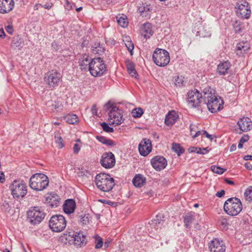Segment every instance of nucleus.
Here are the masks:
<instances>
[{"label":"nucleus","instance_id":"obj_1","mask_svg":"<svg viewBox=\"0 0 252 252\" xmlns=\"http://www.w3.org/2000/svg\"><path fill=\"white\" fill-rule=\"evenodd\" d=\"M203 100L211 113H216L223 108V101L221 97L217 95L214 89L210 87L204 89Z\"/></svg>","mask_w":252,"mask_h":252},{"label":"nucleus","instance_id":"obj_2","mask_svg":"<svg viewBox=\"0 0 252 252\" xmlns=\"http://www.w3.org/2000/svg\"><path fill=\"white\" fill-rule=\"evenodd\" d=\"M95 182L97 188L105 192L112 190L115 185L114 179L110 175L104 173L95 176Z\"/></svg>","mask_w":252,"mask_h":252},{"label":"nucleus","instance_id":"obj_3","mask_svg":"<svg viewBox=\"0 0 252 252\" xmlns=\"http://www.w3.org/2000/svg\"><path fill=\"white\" fill-rule=\"evenodd\" d=\"M104 109L106 111H110L108 113L110 124L117 126L123 122L122 110L118 107L111 104L110 102L108 101L104 105Z\"/></svg>","mask_w":252,"mask_h":252},{"label":"nucleus","instance_id":"obj_4","mask_svg":"<svg viewBox=\"0 0 252 252\" xmlns=\"http://www.w3.org/2000/svg\"><path fill=\"white\" fill-rule=\"evenodd\" d=\"M30 187L35 190H43L48 186L47 176L44 174L36 173L33 175L29 181Z\"/></svg>","mask_w":252,"mask_h":252},{"label":"nucleus","instance_id":"obj_5","mask_svg":"<svg viewBox=\"0 0 252 252\" xmlns=\"http://www.w3.org/2000/svg\"><path fill=\"white\" fill-rule=\"evenodd\" d=\"M223 208L227 214L232 216H237L242 210V204L239 199L229 198L225 202Z\"/></svg>","mask_w":252,"mask_h":252},{"label":"nucleus","instance_id":"obj_6","mask_svg":"<svg viewBox=\"0 0 252 252\" xmlns=\"http://www.w3.org/2000/svg\"><path fill=\"white\" fill-rule=\"evenodd\" d=\"M88 69L92 76H100L106 71V66L101 58H94L89 63Z\"/></svg>","mask_w":252,"mask_h":252},{"label":"nucleus","instance_id":"obj_7","mask_svg":"<svg viewBox=\"0 0 252 252\" xmlns=\"http://www.w3.org/2000/svg\"><path fill=\"white\" fill-rule=\"evenodd\" d=\"M62 75L55 70H52L45 74L44 81L49 88L54 89L58 86L62 81Z\"/></svg>","mask_w":252,"mask_h":252},{"label":"nucleus","instance_id":"obj_8","mask_svg":"<svg viewBox=\"0 0 252 252\" xmlns=\"http://www.w3.org/2000/svg\"><path fill=\"white\" fill-rule=\"evenodd\" d=\"M66 225V221L64 217L61 215H55L52 216L49 221V226L54 232H60L63 231Z\"/></svg>","mask_w":252,"mask_h":252},{"label":"nucleus","instance_id":"obj_9","mask_svg":"<svg viewBox=\"0 0 252 252\" xmlns=\"http://www.w3.org/2000/svg\"><path fill=\"white\" fill-rule=\"evenodd\" d=\"M154 62L159 66H165L170 61L169 53L165 50L157 48L153 53Z\"/></svg>","mask_w":252,"mask_h":252},{"label":"nucleus","instance_id":"obj_10","mask_svg":"<svg viewBox=\"0 0 252 252\" xmlns=\"http://www.w3.org/2000/svg\"><path fill=\"white\" fill-rule=\"evenodd\" d=\"M9 188L14 198H23L27 192V186L22 181L14 180Z\"/></svg>","mask_w":252,"mask_h":252},{"label":"nucleus","instance_id":"obj_11","mask_svg":"<svg viewBox=\"0 0 252 252\" xmlns=\"http://www.w3.org/2000/svg\"><path fill=\"white\" fill-rule=\"evenodd\" d=\"M27 215L30 222L33 224H36L39 223L43 220L45 216V214L40 210L38 207H34L28 211Z\"/></svg>","mask_w":252,"mask_h":252},{"label":"nucleus","instance_id":"obj_12","mask_svg":"<svg viewBox=\"0 0 252 252\" xmlns=\"http://www.w3.org/2000/svg\"><path fill=\"white\" fill-rule=\"evenodd\" d=\"M251 12L249 4L246 0H242L237 3L236 13L237 16L243 19H248Z\"/></svg>","mask_w":252,"mask_h":252},{"label":"nucleus","instance_id":"obj_13","mask_svg":"<svg viewBox=\"0 0 252 252\" xmlns=\"http://www.w3.org/2000/svg\"><path fill=\"white\" fill-rule=\"evenodd\" d=\"M187 96L188 104L194 108L198 107L201 99H203V94H200L197 90L189 91L187 94Z\"/></svg>","mask_w":252,"mask_h":252},{"label":"nucleus","instance_id":"obj_14","mask_svg":"<svg viewBox=\"0 0 252 252\" xmlns=\"http://www.w3.org/2000/svg\"><path fill=\"white\" fill-rule=\"evenodd\" d=\"M101 165L105 168H111L115 164V158L112 152L105 153L101 157L100 160Z\"/></svg>","mask_w":252,"mask_h":252},{"label":"nucleus","instance_id":"obj_15","mask_svg":"<svg viewBox=\"0 0 252 252\" xmlns=\"http://www.w3.org/2000/svg\"><path fill=\"white\" fill-rule=\"evenodd\" d=\"M152 149L151 142L149 139H143L138 146L139 153L144 157L147 156L151 152Z\"/></svg>","mask_w":252,"mask_h":252},{"label":"nucleus","instance_id":"obj_16","mask_svg":"<svg viewBox=\"0 0 252 252\" xmlns=\"http://www.w3.org/2000/svg\"><path fill=\"white\" fill-rule=\"evenodd\" d=\"M153 167L157 171H160L167 165L166 159L162 156H157L153 158L151 160Z\"/></svg>","mask_w":252,"mask_h":252},{"label":"nucleus","instance_id":"obj_17","mask_svg":"<svg viewBox=\"0 0 252 252\" xmlns=\"http://www.w3.org/2000/svg\"><path fill=\"white\" fill-rule=\"evenodd\" d=\"M163 218V215L159 214L156 216L155 219L149 222L151 232H154V230L158 231L161 228L164 222V220Z\"/></svg>","mask_w":252,"mask_h":252},{"label":"nucleus","instance_id":"obj_18","mask_svg":"<svg viewBox=\"0 0 252 252\" xmlns=\"http://www.w3.org/2000/svg\"><path fill=\"white\" fill-rule=\"evenodd\" d=\"M209 249L211 252H225L226 247L222 240L215 239L210 243Z\"/></svg>","mask_w":252,"mask_h":252},{"label":"nucleus","instance_id":"obj_19","mask_svg":"<svg viewBox=\"0 0 252 252\" xmlns=\"http://www.w3.org/2000/svg\"><path fill=\"white\" fill-rule=\"evenodd\" d=\"M240 131L238 132L239 134L242 132H247L250 130L252 128V122L251 120L248 117H243L239 120L237 122Z\"/></svg>","mask_w":252,"mask_h":252},{"label":"nucleus","instance_id":"obj_20","mask_svg":"<svg viewBox=\"0 0 252 252\" xmlns=\"http://www.w3.org/2000/svg\"><path fill=\"white\" fill-rule=\"evenodd\" d=\"M14 6L13 0H0V13H9L13 9Z\"/></svg>","mask_w":252,"mask_h":252},{"label":"nucleus","instance_id":"obj_21","mask_svg":"<svg viewBox=\"0 0 252 252\" xmlns=\"http://www.w3.org/2000/svg\"><path fill=\"white\" fill-rule=\"evenodd\" d=\"M76 207V203L72 199L66 200L63 205V210L65 213L70 214L73 213Z\"/></svg>","mask_w":252,"mask_h":252},{"label":"nucleus","instance_id":"obj_22","mask_svg":"<svg viewBox=\"0 0 252 252\" xmlns=\"http://www.w3.org/2000/svg\"><path fill=\"white\" fill-rule=\"evenodd\" d=\"M230 66V63L227 61L220 62L218 65L217 72L220 75H225L228 73Z\"/></svg>","mask_w":252,"mask_h":252},{"label":"nucleus","instance_id":"obj_23","mask_svg":"<svg viewBox=\"0 0 252 252\" xmlns=\"http://www.w3.org/2000/svg\"><path fill=\"white\" fill-rule=\"evenodd\" d=\"M76 233V232L73 231L65 232L60 237V240L66 245L67 244L72 245Z\"/></svg>","mask_w":252,"mask_h":252},{"label":"nucleus","instance_id":"obj_24","mask_svg":"<svg viewBox=\"0 0 252 252\" xmlns=\"http://www.w3.org/2000/svg\"><path fill=\"white\" fill-rule=\"evenodd\" d=\"M85 239L86 236L83 232H76L73 239L72 245H74L77 247H83L86 244Z\"/></svg>","mask_w":252,"mask_h":252},{"label":"nucleus","instance_id":"obj_25","mask_svg":"<svg viewBox=\"0 0 252 252\" xmlns=\"http://www.w3.org/2000/svg\"><path fill=\"white\" fill-rule=\"evenodd\" d=\"M178 118V115L176 112L175 111H172L169 112L166 115L164 123L166 125L171 126L175 123Z\"/></svg>","mask_w":252,"mask_h":252},{"label":"nucleus","instance_id":"obj_26","mask_svg":"<svg viewBox=\"0 0 252 252\" xmlns=\"http://www.w3.org/2000/svg\"><path fill=\"white\" fill-rule=\"evenodd\" d=\"M249 44L247 42L239 43L236 46V54L239 56H243L250 49Z\"/></svg>","mask_w":252,"mask_h":252},{"label":"nucleus","instance_id":"obj_27","mask_svg":"<svg viewBox=\"0 0 252 252\" xmlns=\"http://www.w3.org/2000/svg\"><path fill=\"white\" fill-rule=\"evenodd\" d=\"M152 26L149 23H147L143 24L141 29V34L145 38H148L153 33L152 30Z\"/></svg>","mask_w":252,"mask_h":252},{"label":"nucleus","instance_id":"obj_28","mask_svg":"<svg viewBox=\"0 0 252 252\" xmlns=\"http://www.w3.org/2000/svg\"><path fill=\"white\" fill-rule=\"evenodd\" d=\"M126 65L129 75L131 77L136 78L138 76V74L135 69V66L133 63L129 60H127L126 61Z\"/></svg>","mask_w":252,"mask_h":252},{"label":"nucleus","instance_id":"obj_29","mask_svg":"<svg viewBox=\"0 0 252 252\" xmlns=\"http://www.w3.org/2000/svg\"><path fill=\"white\" fill-rule=\"evenodd\" d=\"M146 181L145 178L141 174L136 175L133 179V185L137 188H140L144 185Z\"/></svg>","mask_w":252,"mask_h":252},{"label":"nucleus","instance_id":"obj_30","mask_svg":"<svg viewBox=\"0 0 252 252\" xmlns=\"http://www.w3.org/2000/svg\"><path fill=\"white\" fill-rule=\"evenodd\" d=\"M152 10L151 7L147 4H143L139 8V11L143 17H149Z\"/></svg>","mask_w":252,"mask_h":252},{"label":"nucleus","instance_id":"obj_31","mask_svg":"<svg viewBox=\"0 0 252 252\" xmlns=\"http://www.w3.org/2000/svg\"><path fill=\"white\" fill-rule=\"evenodd\" d=\"M11 47L14 49L20 50L22 48V41L18 36L14 37L11 43Z\"/></svg>","mask_w":252,"mask_h":252},{"label":"nucleus","instance_id":"obj_32","mask_svg":"<svg viewBox=\"0 0 252 252\" xmlns=\"http://www.w3.org/2000/svg\"><path fill=\"white\" fill-rule=\"evenodd\" d=\"M64 119L67 123L72 125L76 124L78 121V118L77 115L73 114L67 115L64 117Z\"/></svg>","mask_w":252,"mask_h":252},{"label":"nucleus","instance_id":"obj_33","mask_svg":"<svg viewBox=\"0 0 252 252\" xmlns=\"http://www.w3.org/2000/svg\"><path fill=\"white\" fill-rule=\"evenodd\" d=\"M49 107L50 109L54 112H60L63 109V105L59 101L52 102L51 105Z\"/></svg>","mask_w":252,"mask_h":252},{"label":"nucleus","instance_id":"obj_34","mask_svg":"<svg viewBox=\"0 0 252 252\" xmlns=\"http://www.w3.org/2000/svg\"><path fill=\"white\" fill-rule=\"evenodd\" d=\"M117 21L118 24L123 28H125L127 26L128 22L126 17L125 15L117 16Z\"/></svg>","mask_w":252,"mask_h":252},{"label":"nucleus","instance_id":"obj_35","mask_svg":"<svg viewBox=\"0 0 252 252\" xmlns=\"http://www.w3.org/2000/svg\"><path fill=\"white\" fill-rule=\"evenodd\" d=\"M172 149L174 152L177 153L178 156H180L185 152L184 149L182 148L180 145L177 143L172 144Z\"/></svg>","mask_w":252,"mask_h":252},{"label":"nucleus","instance_id":"obj_36","mask_svg":"<svg viewBox=\"0 0 252 252\" xmlns=\"http://www.w3.org/2000/svg\"><path fill=\"white\" fill-rule=\"evenodd\" d=\"M143 110L141 108H136L131 111V114L133 118H138L141 117L143 114Z\"/></svg>","mask_w":252,"mask_h":252},{"label":"nucleus","instance_id":"obj_37","mask_svg":"<svg viewBox=\"0 0 252 252\" xmlns=\"http://www.w3.org/2000/svg\"><path fill=\"white\" fill-rule=\"evenodd\" d=\"M55 142L57 144H58V147L59 148L61 149L64 146V144L63 143V140L62 138L60 136L59 132H56L55 133Z\"/></svg>","mask_w":252,"mask_h":252},{"label":"nucleus","instance_id":"obj_38","mask_svg":"<svg viewBox=\"0 0 252 252\" xmlns=\"http://www.w3.org/2000/svg\"><path fill=\"white\" fill-rule=\"evenodd\" d=\"M245 197L246 200L252 201V186L248 187L244 192Z\"/></svg>","mask_w":252,"mask_h":252},{"label":"nucleus","instance_id":"obj_39","mask_svg":"<svg viewBox=\"0 0 252 252\" xmlns=\"http://www.w3.org/2000/svg\"><path fill=\"white\" fill-rule=\"evenodd\" d=\"M90 60L88 57L85 58H83L82 60L80 61L79 64L81 67V69H86L88 68L89 63H90Z\"/></svg>","mask_w":252,"mask_h":252},{"label":"nucleus","instance_id":"obj_40","mask_svg":"<svg viewBox=\"0 0 252 252\" xmlns=\"http://www.w3.org/2000/svg\"><path fill=\"white\" fill-rule=\"evenodd\" d=\"M193 216L191 215H187L184 218V222L186 227L188 228L193 221Z\"/></svg>","mask_w":252,"mask_h":252},{"label":"nucleus","instance_id":"obj_41","mask_svg":"<svg viewBox=\"0 0 252 252\" xmlns=\"http://www.w3.org/2000/svg\"><path fill=\"white\" fill-rule=\"evenodd\" d=\"M129 37H126L125 42V45L128 51L130 52V54L132 55V51L134 49V44L131 40H129Z\"/></svg>","mask_w":252,"mask_h":252},{"label":"nucleus","instance_id":"obj_42","mask_svg":"<svg viewBox=\"0 0 252 252\" xmlns=\"http://www.w3.org/2000/svg\"><path fill=\"white\" fill-rule=\"evenodd\" d=\"M95 239V249H100L102 247L103 245V240L98 235H95L94 237Z\"/></svg>","mask_w":252,"mask_h":252},{"label":"nucleus","instance_id":"obj_43","mask_svg":"<svg viewBox=\"0 0 252 252\" xmlns=\"http://www.w3.org/2000/svg\"><path fill=\"white\" fill-rule=\"evenodd\" d=\"M95 45H97V47H94L92 49L94 53L99 54L104 52V48L100 46L99 43H95Z\"/></svg>","mask_w":252,"mask_h":252},{"label":"nucleus","instance_id":"obj_44","mask_svg":"<svg viewBox=\"0 0 252 252\" xmlns=\"http://www.w3.org/2000/svg\"><path fill=\"white\" fill-rule=\"evenodd\" d=\"M219 222L220 224L224 228L227 229L228 226L229 225V221L228 220L224 217H221L220 218Z\"/></svg>","mask_w":252,"mask_h":252},{"label":"nucleus","instance_id":"obj_45","mask_svg":"<svg viewBox=\"0 0 252 252\" xmlns=\"http://www.w3.org/2000/svg\"><path fill=\"white\" fill-rule=\"evenodd\" d=\"M211 170L213 172L219 174H223L224 172V171L226 170L225 169H224L221 167H219V166H217L216 165L212 166L211 167Z\"/></svg>","mask_w":252,"mask_h":252},{"label":"nucleus","instance_id":"obj_46","mask_svg":"<svg viewBox=\"0 0 252 252\" xmlns=\"http://www.w3.org/2000/svg\"><path fill=\"white\" fill-rule=\"evenodd\" d=\"M184 83V77L183 76H177L175 77V85L177 87H180L183 85V83Z\"/></svg>","mask_w":252,"mask_h":252},{"label":"nucleus","instance_id":"obj_47","mask_svg":"<svg viewBox=\"0 0 252 252\" xmlns=\"http://www.w3.org/2000/svg\"><path fill=\"white\" fill-rule=\"evenodd\" d=\"M91 219V218L89 214H84L83 216H81L80 222L83 224H87L89 223Z\"/></svg>","mask_w":252,"mask_h":252},{"label":"nucleus","instance_id":"obj_48","mask_svg":"<svg viewBox=\"0 0 252 252\" xmlns=\"http://www.w3.org/2000/svg\"><path fill=\"white\" fill-rule=\"evenodd\" d=\"M100 125L103 130L105 132L111 133L114 131L113 128L111 127H110L108 126V125L105 122H103L101 123Z\"/></svg>","mask_w":252,"mask_h":252},{"label":"nucleus","instance_id":"obj_49","mask_svg":"<svg viewBox=\"0 0 252 252\" xmlns=\"http://www.w3.org/2000/svg\"><path fill=\"white\" fill-rule=\"evenodd\" d=\"M209 149H208V147L204 148H198L197 150V154H201V155H205L207 153H208L209 152Z\"/></svg>","mask_w":252,"mask_h":252},{"label":"nucleus","instance_id":"obj_50","mask_svg":"<svg viewBox=\"0 0 252 252\" xmlns=\"http://www.w3.org/2000/svg\"><path fill=\"white\" fill-rule=\"evenodd\" d=\"M81 149V146L77 144V143H75L74 146H73V153L74 154H77L80 151Z\"/></svg>","mask_w":252,"mask_h":252},{"label":"nucleus","instance_id":"obj_51","mask_svg":"<svg viewBox=\"0 0 252 252\" xmlns=\"http://www.w3.org/2000/svg\"><path fill=\"white\" fill-rule=\"evenodd\" d=\"M64 7L68 10H70L75 8L76 6L74 3H69L68 1H67V2H66Z\"/></svg>","mask_w":252,"mask_h":252},{"label":"nucleus","instance_id":"obj_52","mask_svg":"<svg viewBox=\"0 0 252 252\" xmlns=\"http://www.w3.org/2000/svg\"><path fill=\"white\" fill-rule=\"evenodd\" d=\"M96 138L99 142H101V143H102L103 144H105L106 140L107 139L106 138H105L104 136H97L96 137Z\"/></svg>","mask_w":252,"mask_h":252},{"label":"nucleus","instance_id":"obj_53","mask_svg":"<svg viewBox=\"0 0 252 252\" xmlns=\"http://www.w3.org/2000/svg\"><path fill=\"white\" fill-rule=\"evenodd\" d=\"M53 199H54V197H53ZM53 201L55 202L54 203L52 201L50 202L51 206L52 207H56L58 206L60 203V201L58 199H53Z\"/></svg>","mask_w":252,"mask_h":252},{"label":"nucleus","instance_id":"obj_54","mask_svg":"<svg viewBox=\"0 0 252 252\" xmlns=\"http://www.w3.org/2000/svg\"><path fill=\"white\" fill-rule=\"evenodd\" d=\"M105 145L110 146H115L116 144L112 140L110 139H107Z\"/></svg>","mask_w":252,"mask_h":252},{"label":"nucleus","instance_id":"obj_55","mask_svg":"<svg viewBox=\"0 0 252 252\" xmlns=\"http://www.w3.org/2000/svg\"><path fill=\"white\" fill-rule=\"evenodd\" d=\"M249 139V136L248 135H244V136H243L240 140L241 141V142H246L247 141H248Z\"/></svg>","mask_w":252,"mask_h":252},{"label":"nucleus","instance_id":"obj_56","mask_svg":"<svg viewBox=\"0 0 252 252\" xmlns=\"http://www.w3.org/2000/svg\"><path fill=\"white\" fill-rule=\"evenodd\" d=\"M224 194H225L224 190H221L220 191L217 192L216 195V196L220 198V197L223 196Z\"/></svg>","mask_w":252,"mask_h":252},{"label":"nucleus","instance_id":"obj_57","mask_svg":"<svg viewBox=\"0 0 252 252\" xmlns=\"http://www.w3.org/2000/svg\"><path fill=\"white\" fill-rule=\"evenodd\" d=\"M203 134H205L206 137L209 138L211 140L213 139V135L209 134L206 130H202Z\"/></svg>","mask_w":252,"mask_h":252},{"label":"nucleus","instance_id":"obj_58","mask_svg":"<svg viewBox=\"0 0 252 252\" xmlns=\"http://www.w3.org/2000/svg\"><path fill=\"white\" fill-rule=\"evenodd\" d=\"M198 148L195 147H191L189 149V153H196L197 154Z\"/></svg>","mask_w":252,"mask_h":252},{"label":"nucleus","instance_id":"obj_59","mask_svg":"<svg viewBox=\"0 0 252 252\" xmlns=\"http://www.w3.org/2000/svg\"><path fill=\"white\" fill-rule=\"evenodd\" d=\"M91 111L93 115L97 116V109L96 105H94L91 109Z\"/></svg>","mask_w":252,"mask_h":252},{"label":"nucleus","instance_id":"obj_60","mask_svg":"<svg viewBox=\"0 0 252 252\" xmlns=\"http://www.w3.org/2000/svg\"><path fill=\"white\" fill-rule=\"evenodd\" d=\"M196 128V126L193 124H190L189 126V129L190 131L191 135L192 136L194 135L193 132L194 131V129Z\"/></svg>","mask_w":252,"mask_h":252},{"label":"nucleus","instance_id":"obj_61","mask_svg":"<svg viewBox=\"0 0 252 252\" xmlns=\"http://www.w3.org/2000/svg\"><path fill=\"white\" fill-rule=\"evenodd\" d=\"M245 167L250 170H252V164L250 162L245 163Z\"/></svg>","mask_w":252,"mask_h":252},{"label":"nucleus","instance_id":"obj_62","mask_svg":"<svg viewBox=\"0 0 252 252\" xmlns=\"http://www.w3.org/2000/svg\"><path fill=\"white\" fill-rule=\"evenodd\" d=\"M234 28L236 33H240L241 32V29L239 25L234 26Z\"/></svg>","mask_w":252,"mask_h":252},{"label":"nucleus","instance_id":"obj_63","mask_svg":"<svg viewBox=\"0 0 252 252\" xmlns=\"http://www.w3.org/2000/svg\"><path fill=\"white\" fill-rule=\"evenodd\" d=\"M200 134H203L202 130V131H198L195 133V134L193 135V138H195L196 137L198 136Z\"/></svg>","mask_w":252,"mask_h":252},{"label":"nucleus","instance_id":"obj_64","mask_svg":"<svg viewBox=\"0 0 252 252\" xmlns=\"http://www.w3.org/2000/svg\"><path fill=\"white\" fill-rule=\"evenodd\" d=\"M244 159L245 160H252V156L247 155L244 157Z\"/></svg>","mask_w":252,"mask_h":252}]
</instances>
